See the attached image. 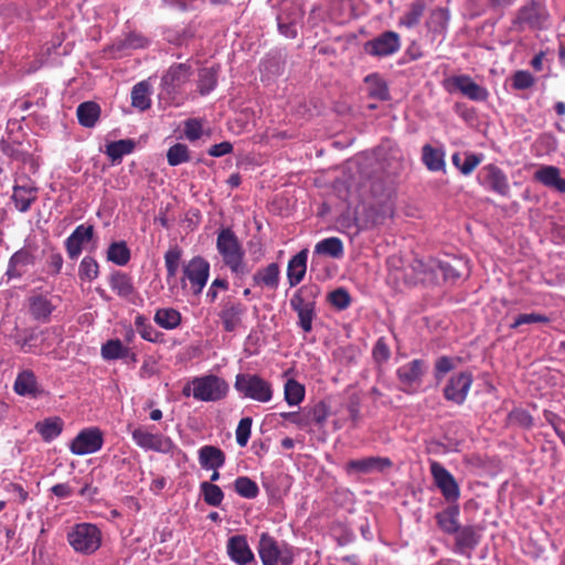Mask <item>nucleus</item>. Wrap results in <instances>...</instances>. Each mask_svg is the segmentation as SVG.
<instances>
[{
  "label": "nucleus",
  "instance_id": "f257e3e1",
  "mask_svg": "<svg viewBox=\"0 0 565 565\" xmlns=\"http://www.w3.org/2000/svg\"><path fill=\"white\" fill-rule=\"evenodd\" d=\"M193 73L192 65L188 62L173 63L161 76L159 98L169 105H181L184 87L191 81Z\"/></svg>",
  "mask_w": 565,
  "mask_h": 565
},
{
  "label": "nucleus",
  "instance_id": "f03ea898",
  "mask_svg": "<svg viewBox=\"0 0 565 565\" xmlns=\"http://www.w3.org/2000/svg\"><path fill=\"white\" fill-rule=\"evenodd\" d=\"M216 249L222 256L224 265L234 275L243 277L250 273V268L245 262L244 248L236 234L230 227L222 228L217 233Z\"/></svg>",
  "mask_w": 565,
  "mask_h": 565
},
{
  "label": "nucleus",
  "instance_id": "7ed1b4c3",
  "mask_svg": "<svg viewBox=\"0 0 565 565\" xmlns=\"http://www.w3.org/2000/svg\"><path fill=\"white\" fill-rule=\"evenodd\" d=\"M319 295L320 287L318 285H307L300 287L290 299V307L298 316V326L307 333L312 330Z\"/></svg>",
  "mask_w": 565,
  "mask_h": 565
},
{
  "label": "nucleus",
  "instance_id": "20e7f679",
  "mask_svg": "<svg viewBox=\"0 0 565 565\" xmlns=\"http://www.w3.org/2000/svg\"><path fill=\"white\" fill-rule=\"evenodd\" d=\"M66 540L75 553L92 555L102 545V531L92 523H77L66 534Z\"/></svg>",
  "mask_w": 565,
  "mask_h": 565
},
{
  "label": "nucleus",
  "instance_id": "39448f33",
  "mask_svg": "<svg viewBox=\"0 0 565 565\" xmlns=\"http://www.w3.org/2000/svg\"><path fill=\"white\" fill-rule=\"evenodd\" d=\"M257 551L263 565H291L295 557L289 544L276 541L266 532L259 536Z\"/></svg>",
  "mask_w": 565,
  "mask_h": 565
},
{
  "label": "nucleus",
  "instance_id": "423d86ee",
  "mask_svg": "<svg viewBox=\"0 0 565 565\" xmlns=\"http://www.w3.org/2000/svg\"><path fill=\"white\" fill-rule=\"evenodd\" d=\"M234 387L243 397L259 403L270 402L274 394L273 386L268 381L252 373H238Z\"/></svg>",
  "mask_w": 565,
  "mask_h": 565
},
{
  "label": "nucleus",
  "instance_id": "0eeeda50",
  "mask_svg": "<svg viewBox=\"0 0 565 565\" xmlns=\"http://www.w3.org/2000/svg\"><path fill=\"white\" fill-rule=\"evenodd\" d=\"M128 428L130 429L134 443L146 451L151 450L161 454H171L177 448V445L170 437L153 431V425L138 426L132 429L129 425Z\"/></svg>",
  "mask_w": 565,
  "mask_h": 565
},
{
  "label": "nucleus",
  "instance_id": "6e6552de",
  "mask_svg": "<svg viewBox=\"0 0 565 565\" xmlns=\"http://www.w3.org/2000/svg\"><path fill=\"white\" fill-rule=\"evenodd\" d=\"M191 384L193 386L192 396L202 402L221 401L230 390L227 382L214 374L196 376Z\"/></svg>",
  "mask_w": 565,
  "mask_h": 565
},
{
  "label": "nucleus",
  "instance_id": "1a4fd4ad",
  "mask_svg": "<svg viewBox=\"0 0 565 565\" xmlns=\"http://www.w3.org/2000/svg\"><path fill=\"white\" fill-rule=\"evenodd\" d=\"M218 318L223 330L226 332H235L243 327V319L247 313V308L239 300L226 297L220 305Z\"/></svg>",
  "mask_w": 565,
  "mask_h": 565
},
{
  "label": "nucleus",
  "instance_id": "9d476101",
  "mask_svg": "<svg viewBox=\"0 0 565 565\" xmlns=\"http://www.w3.org/2000/svg\"><path fill=\"white\" fill-rule=\"evenodd\" d=\"M435 486L439 489L448 503H457L460 498V488L455 477L438 461L429 465Z\"/></svg>",
  "mask_w": 565,
  "mask_h": 565
},
{
  "label": "nucleus",
  "instance_id": "9b49d317",
  "mask_svg": "<svg viewBox=\"0 0 565 565\" xmlns=\"http://www.w3.org/2000/svg\"><path fill=\"white\" fill-rule=\"evenodd\" d=\"M444 87L449 93L460 92L475 102H484L489 96L487 88L477 84L469 75L450 76L444 81Z\"/></svg>",
  "mask_w": 565,
  "mask_h": 565
},
{
  "label": "nucleus",
  "instance_id": "f8f14e48",
  "mask_svg": "<svg viewBox=\"0 0 565 565\" xmlns=\"http://www.w3.org/2000/svg\"><path fill=\"white\" fill-rule=\"evenodd\" d=\"M547 18L548 14L540 2L529 0L519 9L518 15L513 23L520 30L524 29L525 26L529 29H544L546 28Z\"/></svg>",
  "mask_w": 565,
  "mask_h": 565
},
{
  "label": "nucleus",
  "instance_id": "ddd939ff",
  "mask_svg": "<svg viewBox=\"0 0 565 565\" xmlns=\"http://www.w3.org/2000/svg\"><path fill=\"white\" fill-rule=\"evenodd\" d=\"M478 182L486 190L501 196H509L510 184L507 174L495 164H487L478 172Z\"/></svg>",
  "mask_w": 565,
  "mask_h": 565
},
{
  "label": "nucleus",
  "instance_id": "4468645a",
  "mask_svg": "<svg viewBox=\"0 0 565 565\" xmlns=\"http://www.w3.org/2000/svg\"><path fill=\"white\" fill-rule=\"evenodd\" d=\"M401 47L399 35L394 31H386L364 43L363 50L367 55L382 58L398 52Z\"/></svg>",
  "mask_w": 565,
  "mask_h": 565
},
{
  "label": "nucleus",
  "instance_id": "2eb2a0df",
  "mask_svg": "<svg viewBox=\"0 0 565 565\" xmlns=\"http://www.w3.org/2000/svg\"><path fill=\"white\" fill-rule=\"evenodd\" d=\"M454 553L471 557L481 541V529L478 525H461L454 534Z\"/></svg>",
  "mask_w": 565,
  "mask_h": 565
},
{
  "label": "nucleus",
  "instance_id": "dca6fc26",
  "mask_svg": "<svg viewBox=\"0 0 565 565\" xmlns=\"http://www.w3.org/2000/svg\"><path fill=\"white\" fill-rule=\"evenodd\" d=\"M104 444L103 433L99 428L83 429L72 441L71 451L74 455H88L98 451Z\"/></svg>",
  "mask_w": 565,
  "mask_h": 565
},
{
  "label": "nucleus",
  "instance_id": "f3484780",
  "mask_svg": "<svg viewBox=\"0 0 565 565\" xmlns=\"http://www.w3.org/2000/svg\"><path fill=\"white\" fill-rule=\"evenodd\" d=\"M194 295L202 292L210 276V264L201 256L193 257L183 269Z\"/></svg>",
  "mask_w": 565,
  "mask_h": 565
},
{
  "label": "nucleus",
  "instance_id": "a211bd4d",
  "mask_svg": "<svg viewBox=\"0 0 565 565\" xmlns=\"http://www.w3.org/2000/svg\"><path fill=\"white\" fill-rule=\"evenodd\" d=\"M472 384V375L469 372H460L452 375L444 387V397L457 405L465 403Z\"/></svg>",
  "mask_w": 565,
  "mask_h": 565
},
{
  "label": "nucleus",
  "instance_id": "6ab92c4d",
  "mask_svg": "<svg viewBox=\"0 0 565 565\" xmlns=\"http://www.w3.org/2000/svg\"><path fill=\"white\" fill-rule=\"evenodd\" d=\"M226 551L231 561L236 565H249L256 562L245 535L231 536L227 540Z\"/></svg>",
  "mask_w": 565,
  "mask_h": 565
},
{
  "label": "nucleus",
  "instance_id": "aec40b11",
  "mask_svg": "<svg viewBox=\"0 0 565 565\" xmlns=\"http://www.w3.org/2000/svg\"><path fill=\"white\" fill-rule=\"evenodd\" d=\"M393 462L387 457H365L348 461L347 471L349 473L369 475L374 472H383L390 469Z\"/></svg>",
  "mask_w": 565,
  "mask_h": 565
},
{
  "label": "nucleus",
  "instance_id": "412c9836",
  "mask_svg": "<svg viewBox=\"0 0 565 565\" xmlns=\"http://www.w3.org/2000/svg\"><path fill=\"white\" fill-rule=\"evenodd\" d=\"M94 235V226L81 224L65 239V249L68 258L77 259L83 250L84 244L88 243Z\"/></svg>",
  "mask_w": 565,
  "mask_h": 565
},
{
  "label": "nucleus",
  "instance_id": "4be33fe9",
  "mask_svg": "<svg viewBox=\"0 0 565 565\" xmlns=\"http://www.w3.org/2000/svg\"><path fill=\"white\" fill-rule=\"evenodd\" d=\"M425 364L422 360H413L396 370V375L401 384L402 391L409 394L411 387L418 385L424 374Z\"/></svg>",
  "mask_w": 565,
  "mask_h": 565
},
{
  "label": "nucleus",
  "instance_id": "5701e85b",
  "mask_svg": "<svg viewBox=\"0 0 565 565\" xmlns=\"http://www.w3.org/2000/svg\"><path fill=\"white\" fill-rule=\"evenodd\" d=\"M13 391L20 396L38 397L43 393L36 376L31 370H23L18 373L13 383Z\"/></svg>",
  "mask_w": 565,
  "mask_h": 565
},
{
  "label": "nucleus",
  "instance_id": "b1692460",
  "mask_svg": "<svg viewBox=\"0 0 565 565\" xmlns=\"http://www.w3.org/2000/svg\"><path fill=\"white\" fill-rule=\"evenodd\" d=\"M460 509L458 503H449L444 510L435 514V520L440 531L452 535L461 526L459 522Z\"/></svg>",
  "mask_w": 565,
  "mask_h": 565
},
{
  "label": "nucleus",
  "instance_id": "393cba45",
  "mask_svg": "<svg viewBox=\"0 0 565 565\" xmlns=\"http://www.w3.org/2000/svg\"><path fill=\"white\" fill-rule=\"evenodd\" d=\"M301 13L298 8L292 7L290 10L281 9L277 17L279 32L289 39L297 36V24L299 23Z\"/></svg>",
  "mask_w": 565,
  "mask_h": 565
},
{
  "label": "nucleus",
  "instance_id": "a878e982",
  "mask_svg": "<svg viewBox=\"0 0 565 565\" xmlns=\"http://www.w3.org/2000/svg\"><path fill=\"white\" fill-rule=\"evenodd\" d=\"M109 286L118 297L129 299L136 294L132 277L124 271L115 270L108 278Z\"/></svg>",
  "mask_w": 565,
  "mask_h": 565
},
{
  "label": "nucleus",
  "instance_id": "bb28decb",
  "mask_svg": "<svg viewBox=\"0 0 565 565\" xmlns=\"http://www.w3.org/2000/svg\"><path fill=\"white\" fill-rule=\"evenodd\" d=\"M198 455L200 466L206 470H217L225 463V454L216 446H203L199 449Z\"/></svg>",
  "mask_w": 565,
  "mask_h": 565
},
{
  "label": "nucleus",
  "instance_id": "cd10ccee",
  "mask_svg": "<svg viewBox=\"0 0 565 565\" xmlns=\"http://www.w3.org/2000/svg\"><path fill=\"white\" fill-rule=\"evenodd\" d=\"M54 309L55 306L47 296L33 295L29 297V310L36 321L47 322Z\"/></svg>",
  "mask_w": 565,
  "mask_h": 565
},
{
  "label": "nucleus",
  "instance_id": "c85d7f7f",
  "mask_svg": "<svg viewBox=\"0 0 565 565\" xmlns=\"http://www.w3.org/2000/svg\"><path fill=\"white\" fill-rule=\"evenodd\" d=\"M308 250L302 249L288 262L287 278L291 287L297 286L306 275Z\"/></svg>",
  "mask_w": 565,
  "mask_h": 565
},
{
  "label": "nucleus",
  "instance_id": "c756f323",
  "mask_svg": "<svg viewBox=\"0 0 565 565\" xmlns=\"http://www.w3.org/2000/svg\"><path fill=\"white\" fill-rule=\"evenodd\" d=\"M32 264H34L33 254L22 248L10 257L7 276L9 278H19L23 275L25 267Z\"/></svg>",
  "mask_w": 565,
  "mask_h": 565
},
{
  "label": "nucleus",
  "instance_id": "7c9ffc66",
  "mask_svg": "<svg viewBox=\"0 0 565 565\" xmlns=\"http://www.w3.org/2000/svg\"><path fill=\"white\" fill-rule=\"evenodd\" d=\"M535 179L545 186L553 188L561 193H565V179L561 178L559 169L554 166H545L539 169Z\"/></svg>",
  "mask_w": 565,
  "mask_h": 565
},
{
  "label": "nucleus",
  "instance_id": "2f4dec72",
  "mask_svg": "<svg viewBox=\"0 0 565 565\" xmlns=\"http://www.w3.org/2000/svg\"><path fill=\"white\" fill-rule=\"evenodd\" d=\"M279 275L280 270L278 264L271 263L258 269L253 276V281L255 286H264L275 290L279 285Z\"/></svg>",
  "mask_w": 565,
  "mask_h": 565
},
{
  "label": "nucleus",
  "instance_id": "473e14b6",
  "mask_svg": "<svg viewBox=\"0 0 565 565\" xmlns=\"http://www.w3.org/2000/svg\"><path fill=\"white\" fill-rule=\"evenodd\" d=\"M64 422L61 417H47L35 424V430L44 441L50 443L57 438L63 430Z\"/></svg>",
  "mask_w": 565,
  "mask_h": 565
},
{
  "label": "nucleus",
  "instance_id": "72a5a7b5",
  "mask_svg": "<svg viewBox=\"0 0 565 565\" xmlns=\"http://www.w3.org/2000/svg\"><path fill=\"white\" fill-rule=\"evenodd\" d=\"M104 360H119L131 359L135 360V354L128 347H125L119 339L108 340L102 345L100 350Z\"/></svg>",
  "mask_w": 565,
  "mask_h": 565
},
{
  "label": "nucleus",
  "instance_id": "f704fd0d",
  "mask_svg": "<svg viewBox=\"0 0 565 565\" xmlns=\"http://www.w3.org/2000/svg\"><path fill=\"white\" fill-rule=\"evenodd\" d=\"M364 83L366 85L367 95L376 100H388L390 92L387 83L384 78L377 73H373L367 75L364 78Z\"/></svg>",
  "mask_w": 565,
  "mask_h": 565
},
{
  "label": "nucleus",
  "instance_id": "c9c22d12",
  "mask_svg": "<svg viewBox=\"0 0 565 565\" xmlns=\"http://www.w3.org/2000/svg\"><path fill=\"white\" fill-rule=\"evenodd\" d=\"M78 122L86 128L96 125L100 116V107L95 102H84L78 105L76 110Z\"/></svg>",
  "mask_w": 565,
  "mask_h": 565
},
{
  "label": "nucleus",
  "instance_id": "e433bc0d",
  "mask_svg": "<svg viewBox=\"0 0 565 565\" xmlns=\"http://www.w3.org/2000/svg\"><path fill=\"white\" fill-rule=\"evenodd\" d=\"M12 200L20 212H26L36 200V189L31 185H15Z\"/></svg>",
  "mask_w": 565,
  "mask_h": 565
},
{
  "label": "nucleus",
  "instance_id": "4c0bfd02",
  "mask_svg": "<svg viewBox=\"0 0 565 565\" xmlns=\"http://www.w3.org/2000/svg\"><path fill=\"white\" fill-rule=\"evenodd\" d=\"M422 160L429 171L437 172L445 169V152L430 145H425L422 148Z\"/></svg>",
  "mask_w": 565,
  "mask_h": 565
},
{
  "label": "nucleus",
  "instance_id": "58836bf2",
  "mask_svg": "<svg viewBox=\"0 0 565 565\" xmlns=\"http://www.w3.org/2000/svg\"><path fill=\"white\" fill-rule=\"evenodd\" d=\"M343 243L338 237H328L319 241L315 246V254L341 258L343 256Z\"/></svg>",
  "mask_w": 565,
  "mask_h": 565
},
{
  "label": "nucleus",
  "instance_id": "ea45409f",
  "mask_svg": "<svg viewBox=\"0 0 565 565\" xmlns=\"http://www.w3.org/2000/svg\"><path fill=\"white\" fill-rule=\"evenodd\" d=\"M131 105L141 111L150 108V85L146 82H139L131 90Z\"/></svg>",
  "mask_w": 565,
  "mask_h": 565
},
{
  "label": "nucleus",
  "instance_id": "a19ab883",
  "mask_svg": "<svg viewBox=\"0 0 565 565\" xmlns=\"http://www.w3.org/2000/svg\"><path fill=\"white\" fill-rule=\"evenodd\" d=\"M154 322L166 330H172L180 326L181 313L173 308H160L153 317Z\"/></svg>",
  "mask_w": 565,
  "mask_h": 565
},
{
  "label": "nucleus",
  "instance_id": "79ce46f5",
  "mask_svg": "<svg viewBox=\"0 0 565 565\" xmlns=\"http://www.w3.org/2000/svg\"><path fill=\"white\" fill-rule=\"evenodd\" d=\"M148 41L145 36L138 33H128L122 39L116 40L110 46L116 52H127L130 50L142 49L147 46Z\"/></svg>",
  "mask_w": 565,
  "mask_h": 565
},
{
  "label": "nucleus",
  "instance_id": "37998d69",
  "mask_svg": "<svg viewBox=\"0 0 565 565\" xmlns=\"http://www.w3.org/2000/svg\"><path fill=\"white\" fill-rule=\"evenodd\" d=\"M130 249L124 241L111 243L107 249V260L118 266L127 265L130 260Z\"/></svg>",
  "mask_w": 565,
  "mask_h": 565
},
{
  "label": "nucleus",
  "instance_id": "c03bdc74",
  "mask_svg": "<svg viewBox=\"0 0 565 565\" xmlns=\"http://www.w3.org/2000/svg\"><path fill=\"white\" fill-rule=\"evenodd\" d=\"M218 67H205L199 72L198 89L201 95L210 94L217 85Z\"/></svg>",
  "mask_w": 565,
  "mask_h": 565
},
{
  "label": "nucleus",
  "instance_id": "a18cd8bd",
  "mask_svg": "<svg viewBox=\"0 0 565 565\" xmlns=\"http://www.w3.org/2000/svg\"><path fill=\"white\" fill-rule=\"evenodd\" d=\"M135 149V142L130 139H120L106 146L105 153L113 162H119L125 154H129Z\"/></svg>",
  "mask_w": 565,
  "mask_h": 565
},
{
  "label": "nucleus",
  "instance_id": "49530a36",
  "mask_svg": "<svg viewBox=\"0 0 565 565\" xmlns=\"http://www.w3.org/2000/svg\"><path fill=\"white\" fill-rule=\"evenodd\" d=\"M200 491L203 495L204 502L211 507H220L224 499L223 490L218 486L209 481L201 482Z\"/></svg>",
  "mask_w": 565,
  "mask_h": 565
},
{
  "label": "nucleus",
  "instance_id": "de8ad7c7",
  "mask_svg": "<svg viewBox=\"0 0 565 565\" xmlns=\"http://www.w3.org/2000/svg\"><path fill=\"white\" fill-rule=\"evenodd\" d=\"M285 401L289 406L298 405L305 397V387L296 380L289 379L285 383Z\"/></svg>",
  "mask_w": 565,
  "mask_h": 565
},
{
  "label": "nucleus",
  "instance_id": "09e8293b",
  "mask_svg": "<svg viewBox=\"0 0 565 565\" xmlns=\"http://www.w3.org/2000/svg\"><path fill=\"white\" fill-rule=\"evenodd\" d=\"M234 489L237 494L246 499H254L259 493L257 483L248 477L236 478L234 481Z\"/></svg>",
  "mask_w": 565,
  "mask_h": 565
},
{
  "label": "nucleus",
  "instance_id": "8fccbe9b",
  "mask_svg": "<svg viewBox=\"0 0 565 565\" xmlns=\"http://www.w3.org/2000/svg\"><path fill=\"white\" fill-rule=\"evenodd\" d=\"M99 275V265L92 256H85L78 268V276L82 280L93 281Z\"/></svg>",
  "mask_w": 565,
  "mask_h": 565
},
{
  "label": "nucleus",
  "instance_id": "3c124183",
  "mask_svg": "<svg viewBox=\"0 0 565 565\" xmlns=\"http://www.w3.org/2000/svg\"><path fill=\"white\" fill-rule=\"evenodd\" d=\"M425 11V2L423 0L414 1L408 11L402 17L401 23L411 29L417 25Z\"/></svg>",
  "mask_w": 565,
  "mask_h": 565
},
{
  "label": "nucleus",
  "instance_id": "603ef678",
  "mask_svg": "<svg viewBox=\"0 0 565 565\" xmlns=\"http://www.w3.org/2000/svg\"><path fill=\"white\" fill-rule=\"evenodd\" d=\"M167 160L171 167L179 166L190 160L189 148L184 143H175L168 149Z\"/></svg>",
  "mask_w": 565,
  "mask_h": 565
},
{
  "label": "nucleus",
  "instance_id": "864d4df0",
  "mask_svg": "<svg viewBox=\"0 0 565 565\" xmlns=\"http://www.w3.org/2000/svg\"><path fill=\"white\" fill-rule=\"evenodd\" d=\"M38 333V353L42 352L44 348H50L54 342L60 340L61 329L58 327L46 328Z\"/></svg>",
  "mask_w": 565,
  "mask_h": 565
},
{
  "label": "nucleus",
  "instance_id": "5fc2aeb1",
  "mask_svg": "<svg viewBox=\"0 0 565 565\" xmlns=\"http://www.w3.org/2000/svg\"><path fill=\"white\" fill-rule=\"evenodd\" d=\"M372 358L379 366L383 365L390 360L391 349L384 337L379 338L375 342L372 350Z\"/></svg>",
  "mask_w": 565,
  "mask_h": 565
},
{
  "label": "nucleus",
  "instance_id": "6e6d98bb",
  "mask_svg": "<svg viewBox=\"0 0 565 565\" xmlns=\"http://www.w3.org/2000/svg\"><path fill=\"white\" fill-rule=\"evenodd\" d=\"M328 300L335 309L344 310L351 303V296L344 288H338L329 292Z\"/></svg>",
  "mask_w": 565,
  "mask_h": 565
},
{
  "label": "nucleus",
  "instance_id": "4d7b16f0",
  "mask_svg": "<svg viewBox=\"0 0 565 565\" xmlns=\"http://www.w3.org/2000/svg\"><path fill=\"white\" fill-rule=\"evenodd\" d=\"M181 255H182L181 249L178 247L170 248L164 254V263H166L168 277H174L177 275Z\"/></svg>",
  "mask_w": 565,
  "mask_h": 565
},
{
  "label": "nucleus",
  "instance_id": "13d9d810",
  "mask_svg": "<svg viewBox=\"0 0 565 565\" xmlns=\"http://www.w3.org/2000/svg\"><path fill=\"white\" fill-rule=\"evenodd\" d=\"M448 19V10L444 8H437L430 13L428 26L435 32L441 31L447 24Z\"/></svg>",
  "mask_w": 565,
  "mask_h": 565
},
{
  "label": "nucleus",
  "instance_id": "bf43d9fd",
  "mask_svg": "<svg viewBox=\"0 0 565 565\" xmlns=\"http://www.w3.org/2000/svg\"><path fill=\"white\" fill-rule=\"evenodd\" d=\"M252 424L253 419L250 417H244L239 420L236 427V443L241 447H245L248 443V439L250 437Z\"/></svg>",
  "mask_w": 565,
  "mask_h": 565
},
{
  "label": "nucleus",
  "instance_id": "052dcab7",
  "mask_svg": "<svg viewBox=\"0 0 565 565\" xmlns=\"http://www.w3.org/2000/svg\"><path fill=\"white\" fill-rule=\"evenodd\" d=\"M550 318L545 315L532 312V313H522L519 315L514 322L511 324L512 329H516L522 324H531V323H548Z\"/></svg>",
  "mask_w": 565,
  "mask_h": 565
},
{
  "label": "nucleus",
  "instance_id": "680f3d73",
  "mask_svg": "<svg viewBox=\"0 0 565 565\" xmlns=\"http://www.w3.org/2000/svg\"><path fill=\"white\" fill-rule=\"evenodd\" d=\"M534 84V77L527 71H518L512 77V86L515 89H527Z\"/></svg>",
  "mask_w": 565,
  "mask_h": 565
},
{
  "label": "nucleus",
  "instance_id": "e2e57ef3",
  "mask_svg": "<svg viewBox=\"0 0 565 565\" xmlns=\"http://www.w3.org/2000/svg\"><path fill=\"white\" fill-rule=\"evenodd\" d=\"M15 344H18L25 353H38V333L35 331H31L29 335L23 339L18 338L15 340Z\"/></svg>",
  "mask_w": 565,
  "mask_h": 565
},
{
  "label": "nucleus",
  "instance_id": "0e129e2a",
  "mask_svg": "<svg viewBox=\"0 0 565 565\" xmlns=\"http://www.w3.org/2000/svg\"><path fill=\"white\" fill-rule=\"evenodd\" d=\"M455 369L454 360L449 356H440L435 363V377L439 381L445 374Z\"/></svg>",
  "mask_w": 565,
  "mask_h": 565
},
{
  "label": "nucleus",
  "instance_id": "69168bd1",
  "mask_svg": "<svg viewBox=\"0 0 565 565\" xmlns=\"http://www.w3.org/2000/svg\"><path fill=\"white\" fill-rule=\"evenodd\" d=\"M438 269L445 280L456 281L461 276L460 270L455 265L447 262H439Z\"/></svg>",
  "mask_w": 565,
  "mask_h": 565
},
{
  "label": "nucleus",
  "instance_id": "338daca9",
  "mask_svg": "<svg viewBox=\"0 0 565 565\" xmlns=\"http://www.w3.org/2000/svg\"><path fill=\"white\" fill-rule=\"evenodd\" d=\"M184 135L191 140H198L202 136V125L196 119H189L185 121Z\"/></svg>",
  "mask_w": 565,
  "mask_h": 565
},
{
  "label": "nucleus",
  "instance_id": "774afa93",
  "mask_svg": "<svg viewBox=\"0 0 565 565\" xmlns=\"http://www.w3.org/2000/svg\"><path fill=\"white\" fill-rule=\"evenodd\" d=\"M481 162V156L475 153H465L463 161L460 167V172L465 175L470 174L477 166Z\"/></svg>",
  "mask_w": 565,
  "mask_h": 565
}]
</instances>
